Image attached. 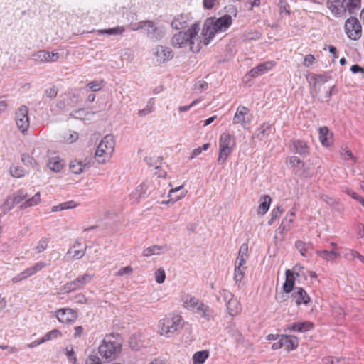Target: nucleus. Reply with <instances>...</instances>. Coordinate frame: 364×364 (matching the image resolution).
I'll return each mask as SVG.
<instances>
[{"mask_svg":"<svg viewBox=\"0 0 364 364\" xmlns=\"http://www.w3.org/2000/svg\"><path fill=\"white\" fill-rule=\"evenodd\" d=\"M115 146L114 137L112 134H107L100 142L95 158L100 164H104L114 152Z\"/></svg>","mask_w":364,"mask_h":364,"instance_id":"20e7f679","label":"nucleus"},{"mask_svg":"<svg viewBox=\"0 0 364 364\" xmlns=\"http://www.w3.org/2000/svg\"><path fill=\"white\" fill-rule=\"evenodd\" d=\"M117 348H120V346L117 343L109 341L105 338L102 344L100 345L98 351L101 356L109 359L115 355Z\"/></svg>","mask_w":364,"mask_h":364,"instance_id":"9b49d317","label":"nucleus"},{"mask_svg":"<svg viewBox=\"0 0 364 364\" xmlns=\"http://www.w3.org/2000/svg\"><path fill=\"white\" fill-rule=\"evenodd\" d=\"M270 65L271 63L269 62L259 64L257 66L253 68L248 73V75L252 77H256L260 75H262L264 73L267 72L268 70L270 69Z\"/></svg>","mask_w":364,"mask_h":364,"instance_id":"5701e85b","label":"nucleus"},{"mask_svg":"<svg viewBox=\"0 0 364 364\" xmlns=\"http://www.w3.org/2000/svg\"><path fill=\"white\" fill-rule=\"evenodd\" d=\"M287 163L292 165L294 167V172L296 174L301 175L300 170L304 168V162L299 159L297 156H290L287 159Z\"/></svg>","mask_w":364,"mask_h":364,"instance_id":"393cba45","label":"nucleus"},{"mask_svg":"<svg viewBox=\"0 0 364 364\" xmlns=\"http://www.w3.org/2000/svg\"><path fill=\"white\" fill-rule=\"evenodd\" d=\"M187 21L186 17L183 15L175 16L171 22V26L176 30L183 29L187 27Z\"/></svg>","mask_w":364,"mask_h":364,"instance_id":"a878e982","label":"nucleus"},{"mask_svg":"<svg viewBox=\"0 0 364 364\" xmlns=\"http://www.w3.org/2000/svg\"><path fill=\"white\" fill-rule=\"evenodd\" d=\"M291 297L298 306L301 304L307 305L311 300L306 291L303 288L298 287L294 288Z\"/></svg>","mask_w":364,"mask_h":364,"instance_id":"f3484780","label":"nucleus"},{"mask_svg":"<svg viewBox=\"0 0 364 364\" xmlns=\"http://www.w3.org/2000/svg\"><path fill=\"white\" fill-rule=\"evenodd\" d=\"M25 171L19 166H11L10 167V173L13 177L21 178L24 176Z\"/></svg>","mask_w":364,"mask_h":364,"instance_id":"a18cd8bd","label":"nucleus"},{"mask_svg":"<svg viewBox=\"0 0 364 364\" xmlns=\"http://www.w3.org/2000/svg\"><path fill=\"white\" fill-rule=\"evenodd\" d=\"M93 277L94 276L91 274L85 273L82 276L78 277L75 279L64 284L63 287V291L65 293H70L81 289L85 285L90 283L93 279Z\"/></svg>","mask_w":364,"mask_h":364,"instance_id":"1a4fd4ad","label":"nucleus"},{"mask_svg":"<svg viewBox=\"0 0 364 364\" xmlns=\"http://www.w3.org/2000/svg\"><path fill=\"white\" fill-rule=\"evenodd\" d=\"M77 312L70 308H63L56 311L58 320L63 323H73L77 318Z\"/></svg>","mask_w":364,"mask_h":364,"instance_id":"f8f14e48","label":"nucleus"},{"mask_svg":"<svg viewBox=\"0 0 364 364\" xmlns=\"http://www.w3.org/2000/svg\"><path fill=\"white\" fill-rule=\"evenodd\" d=\"M234 297V295L227 289H223L219 291L217 296L218 301L225 303V304Z\"/></svg>","mask_w":364,"mask_h":364,"instance_id":"2f4dec72","label":"nucleus"},{"mask_svg":"<svg viewBox=\"0 0 364 364\" xmlns=\"http://www.w3.org/2000/svg\"><path fill=\"white\" fill-rule=\"evenodd\" d=\"M144 29L146 36L154 42L160 41L164 36L162 28L156 26L151 21L139 22L136 30Z\"/></svg>","mask_w":364,"mask_h":364,"instance_id":"0eeeda50","label":"nucleus"},{"mask_svg":"<svg viewBox=\"0 0 364 364\" xmlns=\"http://www.w3.org/2000/svg\"><path fill=\"white\" fill-rule=\"evenodd\" d=\"M236 145L235 137L229 133H223L219 139V155L218 164L224 165L227 159L232 152Z\"/></svg>","mask_w":364,"mask_h":364,"instance_id":"7ed1b4c3","label":"nucleus"},{"mask_svg":"<svg viewBox=\"0 0 364 364\" xmlns=\"http://www.w3.org/2000/svg\"><path fill=\"white\" fill-rule=\"evenodd\" d=\"M289 149L292 153L297 154L304 158L309 154V146L305 141L301 139L291 140Z\"/></svg>","mask_w":364,"mask_h":364,"instance_id":"ddd939ff","label":"nucleus"},{"mask_svg":"<svg viewBox=\"0 0 364 364\" xmlns=\"http://www.w3.org/2000/svg\"><path fill=\"white\" fill-rule=\"evenodd\" d=\"M286 279L283 284V290L286 294L291 293L294 290L295 277L294 272L287 269L285 272Z\"/></svg>","mask_w":364,"mask_h":364,"instance_id":"a211bd4d","label":"nucleus"},{"mask_svg":"<svg viewBox=\"0 0 364 364\" xmlns=\"http://www.w3.org/2000/svg\"><path fill=\"white\" fill-rule=\"evenodd\" d=\"M85 109H79L77 110H74L70 113V116L76 118V119H82L85 115Z\"/></svg>","mask_w":364,"mask_h":364,"instance_id":"680f3d73","label":"nucleus"},{"mask_svg":"<svg viewBox=\"0 0 364 364\" xmlns=\"http://www.w3.org/2000/svg\"><path fill=\"white\" fill-rule=\"evenodd\" d=\"M346 0H328L327 7L335 16H341L347 11Z\"/></svg>","mask_w":364,"mask_h":364,"instance_id":"2eb2a0df","label":"nucleus"},{"mask_svg":"<svg viewBox=\"0 0 364 364\" xmlns=\"http://www.w3.org/2000/svg\"><path fill=\"white\" fill-rule=\"evenodd\" d=\"M228 333L235 339L237 343L243 341L244 338L242 333L235 328V326L228 327Z\"/></svg>","mask_w":364,"mask_h":364,"instance_id":"a19ab883","label":"nucleus"},{"mask_svg":"<svg viewBox=\"0 0 364 364\" xmlns=\"http://www.w3.org/2000/svg\"><path fill=\"white\" fill-rule=\"evenodd\" d=\"M346 192L348 196L358 200L364 207V198L360 196L351 189H347Z\"/></svg>","mask_w":364,"mask_h":364,"instance_id":"13d9d810","label":"nucleus"},{"mask_svg":"<svg viewBox=\"0 0 364 364\" xmlns=\"http://www.w3.org/2000/svg\"><path fill=\"white\" fill-rule=\"evenodd\" d=\"M154 55L156 61L162 63L171 60L173 57V53L168 47L157 46L155 48Z\"/></svg>","mask_w":364,"mask_h":364,"instance_id":"4468645a","label":"nucleus"},{"mask_svg":"<svg viewBox=\"0 0 364 364\" xmlns=\"http://www.w3.org/2000/svg\"><path fill=\"white\" fill-rule=\"evenodd\" d=\"M57 94H58V90H56L55 86L48 88L46 90V96L50 99L55 98L57 96Z\"/></svg>","mask_w":364,"mask_h":364,"instance_id":"052dcab7","label":"nucleus"},{"mask_svg":"<svg viewBox=\"0 0 364 364\" xmlns=\"http://www.w3.org/2000/svg\"><path fill=\"white\" fill-rule=\"evenodd\" d=\"M330 79V77L325 75V74H321V75H316L313 74L311 77V80L314 82L315 84L322 82L325 83L328 82Z\"/></svg>","mask_w":364,"mask_h":364,"instance_id":"de8ad7c7","label":"nucleus"},{"mask_svg":"<svg viewBox=\"0 0 364 364\" xmlns=\"http://www.w3.org/2000/svg\"><path fill=\"white\" fill-rule=\"evenodd\" d=\"M77 206V203L74 200H69L62 203L58 205L52 207V212L62 211L69 209L75 208Z\"/></svg>","mask_w":364,"mask_h":364,"instance_id":"bb28decb","label":"nucleus"},{"mask_svg":"<svg viewBox=\"0 0 364 364\" xmlns=\"http://www.w3.org/2000/svg\"><path fill=\"white\" fill-rule=\"evenodd\" d=\"M295 247L304 257L307 256V250L311 247V243H306L301 240H297L295 242Z\"/></svg>","mask_w":364,"mask_h":364,"instance_id":"c9c22d12","label":"nucleus"},{"mask_svg":"<svg viewBox=\"0 0 364 364\" xmlns=\"http://www.w3.org/2000/svg\"><path fill=\"white\" fill-rule=\"evenodd\" d=\"M314 324L309 321L297 322L296 332H306L311 330Z\"/></svg>","mask_w":364,"mask_h":364,"instance_id":"79ce46f5","label":"nucleus"},{"mask_svg":"<svg viewBox=\"0 0 364 364\" xmlns=\"http://www.w3.org/2000/svg\"><path fill=\"white\" fill-rule=\"evenodd\" d=\"M86 248H87V247L85 246V247L82 250H74L73 251H72V252L73 253V257L75 259L82 258L85 254Z\"/></svg>","mask_w":364,"mask_h":364,"instance_id":"69168bd1","label":"nucleus"},{"mask_svg":"<svg viewBox=\"0 0 364 364\" xmlns=\"http://www.w3.org/2000/svg\"><path fill=\"white\" fill-rule=\"evenodd\" d=\"M165 249H166V246H160L154 245L153 246L144 249L143 251V256L150 257L154 255H159L160 251H162Z\"/></svg>","mask_w":364,"mask_h":364,"instance_id":"c756f323","label":"nucleus"},{"mask_svg":"<svg viewBox=\"0 0 364 364\" xmlns=\"http://www.w3.org/2000/svg\"><path fill=\"white\" fill-rule=\"evenodd\" d=\"M232 23L230 15L225 14L217 19H208L202 31L203 45L207 46L218 32L225 31Z\"/></svg>","mask_w":364,"mask_h":364,"instance_id":"f03ea898","label":"nucleus"},{"mask_svg":"<svg viewBox=\"0 0 364 364\" xmlns=\"http://www.w3.org/2000/svg\"><path fill=\"white\" fill-rule=\"evenodd\" d=\"M329 129L327 127L319 128V139L322 145L329 146L331 145V139L328 137Z\"/></svg>","mask_w":364,"mask_h":364,"instance_id":"c85d7f7f","label":"nucleus"},{"mask_svg":"<svg viewBox=\"0 0 364 364\" xmlns=\"http://www.w3.org/2000/svg\"><path fill=\"white\" fill-rule=\"evenodd\" d=\"M345 257L349 260L351 259L358 258L361 262L364 264V256L360 255L357 251L350 250L345 255Z\"/></svg>","mask_w":364,"mask_h":364,"instance_id":"09e8293b","label":"nucleus"},{"mask_svg":"<svg viewBox=\"0 0 364 364\" xmlns=\"http://www.w3.org/2000/svg\"><path fill=\"white\" fill-rule=\"evenodd\" d=\"M49 56V52L42 50L34 53L32 55V59L36 62L43 63L47 62Z\"/></svg>","mask_w":364,"mask_h":364,"instance_id":"f704fd0d","label":"nucleus"},{"mask_svg":"<svg viewBox=\"0 0 364 364\" xmlns=\"http://www.w3.org/2000/svg\"><path fill=\"white\" fill-rule=\"evenodd\" d=\"M247 252H248V245L247 243H243L241 245L238 255H242L244 257H247Z\"/></svg>","mask_w":364,"mask_h":364,"instance_id":"338daca9","label":"nucleus"},{"mask_svg":"<svg viewBox=\"0 0 364 364\" xmlns=\"http://www.w3.org/2000/svg\"><path fill=\"white\" fill-rule=\"evenodd\" d=\"M102 80L101 81H97V80H94V81H92L90 82V83L87 84V87L90 88V90L93 91V92H97V91H99L101 90L102 88Z\"/></svg>","mask_w":364,"mask_h":364,"instance_id":"4d7b16f0","label":"nucleus"},{"mask_svg":"<svg viewBox=\"0 0 364 364\" xmlns=\"http://www.w3.org/2000/svg\"><path fill=\"white\" fill-rule=\"evenodd\" d=\"M45 267H46L45 262H39L36 263L34 266L26 269L25 271L26 272L27 275H28V277H31V276L35 274L36 272L41 270Z\"/></svg>","mask_w":364,"mask_h":364,"instance_id":"58836bf2","label":"nucleus"},{"mask_svg":"<svg viewBox=\"0 0 364 364\" xmlns=\"http://www.w3.org/2000/svg\"><path fill=\"white\" fill-rule=\"evenodd\" d=\"M15 205L16 204L14 202L11 196H8L1 207L3 213L6 214L9 211L11 210L14 208Z\"/></svg>","mask_w":364,"mask_h":364,"instance_id":"ea45409f","label":"nucleus"},{"mask_svg":"<svg viewBox=\"0 0 364 364\" xmlns=\"http://www.w3.org/2000/svg\"><path fill=\"white\" fill-rule=\"evenodd\" d=\"M316 254L326 261H333L340 256V254L335 249L332 250H317Z\"/></svg>","mask_w":364,"mask_h":364,"instance_id":"4be33fe9","label":"nucleus"},{"mask_svg":"<svg viewBox=\"0 0 364 364\" xmlns=\"http://www.w3.org/2000/svg\"><path fill=\"white\" fill-rule=\"evenodd\" d=\"M345 32L348 37L353 41H358L362 36V26L355 17H350L345 22Z\"/></svg>","mask_w":364,"mask_h":364,"instance_id":"6e6552de","label":"nucleus"},{"mask_svg":"<svg viewBox=\"0 0 364 364\" xmlns=\"http://www.w3.org/2000/svg\"><path fill=\"white\" fill-rule=\"evenodd\" d=\"M245 267H235V281L236 283L240 282L245 275Z\"/></svg>","mask_w":364,"mask_h":364,"instance_id":"49530a36","label":"nucleus"},{"mask_svg":"<svg viewBox=\"0 0 364 364\" xmlns=\"http://www.w3.org/2000/svg\"><path fill=\"white\" fill-rule=\"evenodd\" d=\"M294 213L290 212L287 213L285 218L282 220L279 228L282 230L288 231L290 230V223L293 222L294 218Z\"/></svg>","mask_w":364,"mask_h":364,"instance_id":"72a5a7b5","label":"nucleus"},{"mask_svg":"<svg viewBox=\"0 0 364 364\" xmlns=\"http://www.w3.org/2000/svg\"><path fill=\"white\" fill-rule=\"evenodd\" d=\"M16 123L18 129L25 134L29 128L28 108L26 105L21 106L16 112Z\"/></svg>","mask_w":364,"mask_h":364,"instance_id":"9d476101","label":"nucleus"},{"mask_svg":"<svg viewBox=\"0 0 364 364\" xmlns=\"http://www.w3.org/2000/svg\"><path fill=\"white\" fill-rule=\"evenodd\" d=\"M282 341H283L284 346L286 350L290 351L298 347L299 341L295 336H289L287 335H281Z\"/></svg>","mask_w":364,"mask_h":364,"instance_id":"6ab92c4d","label":"nucleus"},{"mask_svg":"<svg viewBox=\"0 0 364 364\" xmlns=\"http://www.w3.org/2000/svg\"><path fill=\"white\" fill-rule=\"evenodd\" d=\"M361 4V0H348L346 1V7L349 14H352L354 13L355 9H360Z\"/></svg>","mask_w":364,"mask_h":364,"instance_id":"4c0bfd02","label":"nucleus"},{"mask_svg":"<svg viewBox=\"0 0 364 364\" xmlns=\"http://www.w3.org/2000/svg\"><path fill=\"white\" fill-rule=\"evenodd\" d=\"M183 321L180 315H170L159 322L161 334L166 337L172 336L175 332L182 329Z\"/></svg>","mask_w":364,"mask_h":364,"instance_id":"39448f33","label":"nucleus"},{"mask_svg":"<svg viewBox=\"0 0 364 364\" xmlns=\"http://www.w3.org/2000/svg\"><path fill=\"white\" fill-rule=\"evenodd\" d=\"M47 166L50 170L59 172L63 167V162L58 157H53L49 159Z\"/></svg>","mask_w":364,"mask_h":364,"instance_id":"cd10ccee","label":"nucleus"},{"mask_svg":"<svg viewBox=\"0 0 364 364\" xmlns=\"http://www.w3.org/2000/svg\"><path fill=\"white\" fill-rule=\"evenodd\" d=\"M133 269L131 267L127 266L125 267L121 268L117 273V276H123L124 274H130L132 273Z\"/></svg>","mask_w":364,"mask_h":364,"instance_id":"0e129e2a","label":"nucleus"},{"mask_svg":"<svg viewBox=\"0 0 364 364\" xmlns=\"http://www.w3.org/2000/svg\"><path fill=\"white\" fill-rule=\"evenodd\" d=\"M261 203L257 209L259 215H264L269 209L272 198L269 195H264L261 197Z\"/></svg>","mask_w":364,"mask_h":364,"instance_id":"b1692460","label":"nucleus"},{"mask_svg":"<svg viewBox=\"0 0 364 364\" xmlns=\"http://www.w3.org/2000/svg\"><path fill=\"white\" fill-rule=\"evenodd\" d=\"M270 129L271 125L267 123H264L261 127L259 128L258 131V136L262 135V136H265L269 134L270 133Z\"/></svg>","mask_w":364,"mask_h":364,"instance_id":"5fc2aeb1","label":"nucleus"},{"mask_svg":"<svg viewBox=\"0 0 364 364\" xmlns=\"http://www.w3.org/2000/svg\"><path fill=\"white\" fill-rule=\"evenodd\" d=\"M282 213V210L281 209L280 206H277V208H274L271 212V218L268 221V224L272 225L273 223L281 215Z\"/></svg>","mask_w":364,"mask_h":364,"instance_id":"3c124183","label":"nucleus"},{"mask_svg":"<svg viewBox=\"0 0 364 364\" xmlns=\"http://www.w3.org/2000/svg\"><path fill=\"white\" fill-rule=\"evenodd\" d=\"M249 109L245 106H240L233 117L234 124H240L244 128L250 123V118L248 115Z\"/></svg>","mask_w":364,"mask_h":364,"instance_id":"dca6fc26","label":"nucleus"},{"mask_svg":"<svg viewBox=\"0 0 364 364\" xmlns=\"http://www.w3.org/2000/svg\"><path fill=\"white\" fill-rule=\"evenodd\" d=\"M209 353L207 350H201L195 353L193 355V364H203L208 358Z\"/></svg>","mask_w":364,"mask_h":364,"instance_id":"7c9ffc66","label":"nucleus"},{"mask_svg":"<svg viewBox=\"0 0 364 364\" xmlns=\"http://www.w3.org/2000/svg\"><path fill=\"white\" fill-rule=\"evenodd\" d=\"M62 335L61 332L58 329H53L49 332H48L43 337V341H48L53 338H56Z\"/></svg>","mask_w":364,"mask_h":364,"instance_id":"603ef678","label":"nucleus"},{"mask_svg":"<svg viewBox=\"0 0 364 364\" xmlns=\"http://www.w3.org/2000/svg\"><path fill=\"white\" fill-rule=\"evenodd\" d=\"M155 279L157 283L162 284L164 282L166 279V273L165 271L159 268L155 272Z\"/></svg>","mask_w":364,"mask_h":364,"instance_id":"864d4df0","label":"nucleus"},{"mask_svg":"<svg viewBox=\"0 0 364 364\" xmlns=\"http://www.w3.org/2000/svg\"><path fill=\"white\" fill-rule=\"evenodd\" d=\"M196 312L206 321H210L213 314V309L203 302H201V304L198 305V308L196 309Z\"/></svg>","mask_w":364,"mask_h":364,"instance_id":"aec40b11","label":"nucleus"},{"mask_svg":"<svg viewBox=\"0 0 364 364\" xmlns=\"http://www.w3.org/2000/svg\"><path fill=\"white\" fill-rule=\"evenodd\" d=\"M202 301H200L196 297H190L185 301V304H186V307L188 309H197L198 305L201 304Z\"/></svg>","mask_w":364,"mask_h":364,"instance_id":"8fccbe9b","label":"nucleus"},{"mask_svg":"<svg viewBox=\"0 0 364 364\" xmlns=\"http://www.w3.org/2000/svg\"><path fill=\"white\" fill-rule=\"evenodd\" d=\"M125 31V29L123 26H117L114 28H111L108 29H102L99 30L98 33L101 34H108V35H119L122 34Z\"/></svg>","mask_w":364,"mask_h":364,"instance_id":"e433bc0d","label":"nucleus"},{"mask_svg":"<svg viewBox=\"0 0 364 364\" xmlns=\"http://www.w3.org/2000/svg\"><path fill=\"white\" fill-rule=\"evenodd\" d=\"M315 60V58L313 55L309 54L304 57V65L305 67H309L311 65Z\"/></svg>","mask_w":364,"mask_h":364,"instance_id":"e2e57ef3","label":"nucleus"},{"mask_svg":"<svg viewBox=\"0 0 364 364\" xmlns=\"http://www.w3.org/2000/svg\"><path fill=\"white\" fill-rule=\"evenodd\" d=\"M326 364H346V360L343 358L328 357L325 359Z\"/></svg>","mask_w":364,"mask_h":364,"instance_id":"6e6d98bb","label":"nucleus"},{"mask_svg":"<svg viewBox=\"0 0 364 364\" xmlns=\"http://www.w3.org/2000/svg\"><path fill=\"white\" fill-rule=\"evenodd\" d=\"M208 88V84L204 80H198L193 85V90L198 93H201Z\"/></svg>","mask_w":364,"mask_h":364,"instance_id":"c03bdc74","label":"nucleus"},{"mask_svg":"<svg viewBox=\"0 0 364 364\" xmlns=\"http://www.w3.org/2000/svg\"><path fill=\"white\" fill-rule=\"evenodd\" d=\"M11 197L15 204L21 203L23 200H26L20 205L21 210L35 206L41 202V194L39 192L27 199L28 193L24 189H20L14 192Z\"/></svg>","mask_w":364,"mask_h":364,"instance_id":"423d86ee","label":"nucleus"},{"mask_svg":"<svg viewBox=\"0 0 364 364\" xmlns=\"http://www.w3.org/2000/svg\"><path fill=\"white\" fill-rule=\"evenodd\" d=\"M162 159L163 158L161 156H158L156 159H153L151 156H146L145 158V161L149 166H154L156 169H158L160 167L161 161Z\"/></svg>","mask_w":364,"mask_h":364,"instance_id":"37998d69","label":"nucleus"},{"mask_svg":"<svg viewBox=\"0 0 364 364\" xmlns=\"http://www.w3.org/2000/svg\"><path fill=\"white\" fill-rule=\"evenodd\" d=\"M85 364H102L100 358L97 356L92 355L86 360Z\"/></svg>","mask_w":364,"mask_h":364,"instance_id":"774afa93","label":"nucleus"},{"mask_svg":"<svg viewBox=\"0 0 364 364\" xmlns=\"http://www.w3.org/2000/svg\"><path fill=\"white\" fill-rule=\"evenodd\" d=\"M227 311L229 315L235 316L241 311V305L237 299L232 297L226 304Z\"/></svg>","mask_w":364,"mask_h":364,"instance_id":"412c9836","label":"nucleus"},{"mask_svg":"<svg viewBox=\"0 0 364 364\" xmlns=\"http://www.w3.org/2000/svg\"><path fill=\"white\" fill-rule=\"evenodd\" d=\"M83 166L82 161L73 160L70 163V170L74 174H80L83 171Z\"/></svg>","mask_w":364,"mask_h":364,"instance_id":"473e14b6","label":"nucleus"},{"mask_svg":"<svg viewBox=\"0 0 364 364\" xmlns=\"http://www.w3.org/2000/svg\"><path fill=\"white\" fill-rule=\"evenodd\" d=\"M200 27L198 23H193L186 31H179L174 34L171 39V45L175 48H183L190 46L193 53H198L201 48L200 44H203V38L198 36Z\"/></svg>","mask_w":364,"mask_h":364,"instance_id":"f257e3e1","label":"nucleus"},{"mask_svg":"<svg viewBox=\"0 0 364 364\" xmlns=\"http://www.w3.org/2000/svg\"><path fill=\"white\" fill-rule=\"evenodd\" d=\"M48 244V239L42 238L39 241V242L36 247L37 252L39 253L43 252L47 248Z\"/></svg>","mask_w":364,"mask_h":364,"instance_id":"bf43d9fd","label":"nucleus"}]
</instances>
